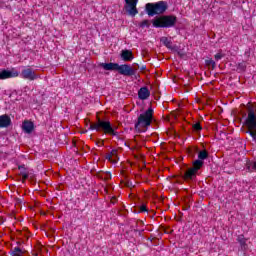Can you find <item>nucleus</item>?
<instances>
[{
    "label": "nucleus",
    "mask_w": 256,
    "mask_h": 256,
    "mask_svg": "<svg viewBox=\"0 0 256 256\" xmlns=\"http://www.w3.org/2000/svg\"><path fill=\"white\" fill-rule=\"evenodd\" d=\"M89 131H97V133H103L104 135H112V137H117L119 133L115 131L117 128H114L109 120L97 118V121L90 123Z\"/></svg>",
    "instance_id": "obj_1"
},
{
    "label": "nucleus",
    "mask_w": 256,
    "mask_h": 256,
    "mask_svg": "<svg viewBox=\"0 0 256 256\" xmlns=\"http://www.w3.org/2000/svg\"><path fill=\"white\" fill-rule=\"evenodd\" d=\"M154 113L155 111L153 110V107H149L144 113L138 116V120L134 125V128L138 133H145V131L151 127Z\"/></svg>",
    "instance_id": "obj_2"
},
{
    "label": "nucleus",
    "mask_w": 256,
    "mask_h": 256,
    "mask_svg": "<svg viewBox=\"0 0 256 256\" xmlns=\"http://www.w3.org/2000/svg\"><path fill=\"white\" fill-rule=\"evenodd\" d=\"M152 25L156 29H171L177 25V16L163 15L152 20Z\"/></svg>",
    "instance_id": "obj_3"
},
{
    "label": "nucleus",
    "mask_w": 256,
    "mask_h": 256,
    "mask_svg": "<svg viewBox=\"0 0 256 256\" xmlns=\"http://www.w3.org/2000/svg\"><path fill=\"white\" fill-rule=\"evenodd\" d=\"M248 115L244 121V125L248 129L246 133L252 137L253 141H256V113L253 107L249 106Z\"/></svg>",
    "instance_id": "obj_4"
},
{
    "label": "nucleus",
    "mask_w": 256,
    "mask_h": 256,
    "mask_svg": "<svg viewBox=\"0 0 256 256\" xmlns=\"http://www.w3.org/2000/svg\"><path fill=\"white\" fill-rule=\"evenodd\" d=\"M167 9H169V5L165 1L147 3L145 5V11L149 17H155V15H163Z\"/></svg>",
    "instance_id": "obj_5"
},
{
    "label": "nucleus",
    "mask_w": 256,
    "mask_h": 256,
    "mask_svg": "<svg viewBox=\"0 0 256 256\" xmlns=\"http://www.w3.org/2000/svg\"><path fill=\"white\" fill-rule=\"evenodd\" d=\"M203 165H205V162L201 161H193L192 167L188 168L183 175L184 181H195L197 179V175H199V171L203 169Z\"/></svg>",
    "instance_id": "obj_6"
},
{
    "label": "nucleus",
    "mask_w": 256,
    "mask_h": 256,
    "mask_svg": "<svg viewBox=\"0 0 256 256\" xmlns=\"http://www.w3.org/2000/svg\"><path fill=\"white\" fill-rule=\"evenodd\" d=\"M126 5L124 6L127 13L131 17H135L139 13V10H137V4L139 3V0H125Z\"/></svg>",
    "instance_id": "obj_7"
},
{
    "label": "nucleus",
    "mask_w": 256,
    "mask_h": 256,
    "mask_svg": "<svg viewBox=\"0 0 256 256\" xmlns=\"http://www.w3.org/2000/svg\"><path fill=\"white\" fill-rule=\"evenodd\" d=\"M117 71L120 75H124V77H133L135 75V70L129 64H118Z\"/></svg>",
    "instance_id": "obj_8"
},
{
    "label": "nucleus",
    "mask_w": 256,
    "mask_h": 256,
    "mask_svg": "<svg viewBox=\"0 0 256 256\" xmlns=\"http://www.w3.org/2000/svg\"><path fill=\"white\" fill-rule=\"evenodd\" d=\"M22 79H26L27 81H35L37 79V74L31 68H25L21 71Z\"/></svg>",
    "instance_id": "obj_9"
},
{
    "label": "nucleus",
    "mask_w": 256,
    "mask_h": 256,
    "mask_svg": "<svg viewBox=\"0 0 256 256\" xmlns=\"http://www.w3.org/2000/svg\"><path fill=\"white\" fill-rule=\"evenodd\" d=\"M11 117L7 114H3L0 116V129H7V127H11Z\"/></svg>",
    "instance_id": "obj_10"
},
{
    "label": "nucleus",
    "mask_w": 256,
    "mask_h": 256,
    "mask_svg": "<svg viewBox=\"0 0 256 256\" xmlns=\"http://www.w3.org/2000/svg\"><path fill=\"white\" fill-rule=\"evenodd\" d=\"M138 97L141 99V101H145L151 97V92L149 91V88L142 87L138 91Z\"/></svg>",
    "instance_id": "obj_11"
},
{
    "label": "nucleus",
    "mask_w": 256,
    "mask_h": 256,
    "mask_svg": "<svg viewBox=\"0 0 256 256\" xmlns=\"http://www.w3.org/2000/svg\"><path fill=\"white\" fill-rule=\"evenodd\" d=\"M19 73L17 72H11L9 70H2L0 72V80H5V79H13V77H18Z\"/></svg>",
    "instance_id": "obj_12"
},
{
    "label": "nucleus",
    "mask_w": 256,
    "mask_h": 256,
    "mask_svg": "<svg viewBox=\"0 0 256 256\" xmlns=\"http://www.w3.org/2000/svg\"><path fill=\"white\" fill-rule=\"evenodd\" d=\"M236 241L240 245V249L243 253L249 249V245H247V240L244 235H238Z\"/></svg>",
    "instance_id": "obj_13"
},
{
    "label": "nucleus",
    "mask_w": 256,
    "mask_h": 256,
    "mask_svg": "<svg viewBox=\"0 0 256 256\" xmlns=\"http://www.w3.org/2000/svg\"><path fill=\"white\" fill-rule=\"evenodd\" d=\"M120 57L122 60L124 61H133V59H135V57L133 56V51L128 50V49H124L121 51Z\"/></svg>",
    "instance_id": "obj_14"
},
{
    "label": "nucleus",
    "mask_w": 256,
    "mask_h": 256,
    "mask_svg": "<svg viewBox=\"0 0 256 256\" xmlns=\"http://www.w3.org/2000/svg\"><path fill=\"white\" fill-rule=\"evenodd\" d=\"M119 63H100V67L104 69V71H117Z\"/></svg>",
    "instance_id": "obj_15"
},
{
    "label": "nucleus",
    "mask_w": 256,
    "mask_h": 256,
    "mask_svg": "<svg viewBox=\"0 0 256 256\" xmlns=\"http://www.w3.org/2000/svg\"><path fill=\"white\" fill-rule=\"evenodd\" d=\"M22 129L24 133H33V129H35V124L33 122L26 120L22 124Z\"/></svg>",
    "instance_id": "obj_16"
},
{
    "label": "nucleus",
    "mask_w": 256,
    "mask_h": 256,
    "mask_svg": "<svg viewBox=\"0 0 256 256\" xmlns=\"http://www.w3.org/2000/svg\"><path fill=\"white\" fill-rule=\"evenodd\" d=\"M205 159H209V152H207V150H201L198 152V159L194 161H200L201 163H205Z\"/></svg>",
    "instance_id": "obj_17"
},
{
    "label": "nucleus",
    "mask_w": 256,
    "mask_h": 256,
    "mask_svg": "<svg viewBox=\"0 0 256 256\" xmlns=\"http://www.w3.org/2000/svg\"><path fill=\"white\" fill-rule=\"evenodd\" d=\"M246 171H248V173H253V171H256V161L252 162L251 160H247Z\"/></svg>",
    "instance_id": "obj_18"
},
{
    "label": "nucleus",
    "mask_w": 256,
    "mask_h": 256,
    "mask_svg": "<svg viewBox=\"0 0 256 256\" xmlns=\"http://www.w3.org/2000/svg\"><path fill=\"white\" fill-rule=\"evenodd\" d=\"M161 42L163 43V45H164L165 47H167V49H171V40H169V38L163 37V38L161 39Z\"/></svg>",
    "instance_id": "obj_19"
},
{
    "label": "nucleus",
    "mask_w": 256,
    "mask_h": 256,
    "mask_svg": "<svg viewBox=\"0 0 256 256\" xmlns=\"http://www.w3.org/2000/svg\"><path fill=\"white\" fill-rule=\"evenodd\" d=\"M139 27H141V29H145V27L149 29V27H151V23L149 22V20H143L139 23Z\"/></svg>",
    "instance_id": "obj_20"
},
{
    "label": "nucleus",
    "mask_w": 256,
    "mask_h": 256,
    "mask_svg": "<svg viewBox=\"0 0 256 256\" xmlns=\"http://www.w3.org/2000/svg\"><path fill=\"white\" fill-rule=\"evenodd\" d=\"M192 129H194L196 132L203 131V127L201 126V122H196L192 125Z\"/></svg>",
    "instance_id": "obj_21"
},
{
    "label": "nucleus",
    "mask_w": 256,
    "mask_h": 256,
    "mask_svg": "<svg viewBox=\"0 0 256 256\" xmlns=\"http://www.w3.org/2000/svg\"><path fill=\"white\" fill-rule=\"evenodd\" d=\"M20 175L22 177V183H25V181L29 179V173H27L26 171H20Z\"/></svg>",
    "instance_id": "obj_22"
},
{
    "label": "nucleus",
    "mask_w": 256,
    "mask_h": 256,
    "mask_svg": "<svg viewBox=\"0 0 256 256\" xmlns=\"http://www.w3.org/2000/svg\"><path fill=\"white\" fill-rule=\"evenodd\" d=\"M205 63H206V65H207L208 67H212V69H215V67H216V64H215V62L213 61V59L206 60Z\"/></svg>",
    "instance_id": "obj_23"
},
{
    "label": "nucleus",
    "mask_w": 256,
    "mask_h": 256,
    "mask_svg": "<svg viewBox=\"0 0 256 256\" xmlns=\"http://www.w3.org/2000/svg\"><path fill=\"white\" fill-rule=\"evenodd\" d=\"M237 69L238 71H245V69H247V65L245 62L238 63Z\"/></svg>",
    "instance_id": "obj_24"
},
{
    "label": "nucleus",
    "mask_w": 256,
    "mask_h": 256,
    "mask_svg": "<svg viewBox=\"0 0 256 256\" xmlns=\"http://www.w3.org/2000/svg\"><path fill=\"white\" fill-rule=\"evenodd\" d=\"M224 57H225V55H223L221 53H217V54L214 55V59L216 61H221V59L224 58Z\"/></svg>",
    "instance_id": "obj_25"
},
{
    "label": "nucleus",
    "mask_w": 256,
    "mask_h": 256,
    "mask_svg": "<svg viewBox=\"0 0 256 256\" xmlns=\"http://www.w3.org/2000/svg\"><path fill=\"white\" fill-rule=\"evenodd\" d=\"M147 206L145 204L140 206L139 213H147Z\"/></svg>",
    "instance_id": "obj_26"
},
{
    "label": "nucleus",
    "mask_w": 256,
    "mask_h": 256,
    "mask_svg": "<svg viewBox=\"0 0 256 256\" xmlns=\"http://www.w3.org/2000/svg\"><path fill=\"white\" fill-rule=\"evenodd\" d=\"M111 179V172H106V177H104L105 181H109Z\"/></svg>",
    "instance_id": "obj_27"
},
{
    "label": "nucleus",
    "mask_w": 256,
    "mask_h": 256,
    "mask_svg": "<svg viewBox=\"0 0 256 256\" xmlns=\"http://www.w3.org/2000/svg\"><path fill=\"white\" fill-rule=\"evenodd\" d=\"M97 145H98V147H103V145H105V141L104 140H99L97 142Z\"/></svg>",
    "instance_id": "obj_28"
},
{
    "label": "nucleus",
    "mask_w": 256,
    "mask_h": 256,
    "mask_svg": "<svg viewBox=\"0 0 256 256\" xmlns=\"http://www.w3.org/2000/svg\"><path fill=\"white\" fill-rule=\"evenodd\" d=\"M110 155L112 157H115V155H117V150H115V149L111 150Z\"/></svg>",
    "instance_id": "obj_29"
},
{
    "label": "nucleus",
    "mask_w": 256,
    "mask_h": 256,
    "mask_svg": "<svg viewBox=\"0 0 256 256\" xmlns=\"http://www.w3.org/2000/svg\"><path fill=\"white\" fill-rule=\"evenodd\" d=\"M18 169H19V171H25V165H20V166H18Z\"/></svg>",
    "instance_id": "obj_30"
},
{
    "label": "nucleus",
    "mask_w": 256,
    "mask_h": 256,
    "mask_svg": "<svg viewBox=\"0 0 256 256\" xmlns=\"http://www.w3.org/2000/svg\"><path fill=\"white\" fill-rule=\"evenodd\" d=\"M145 69H147V66H146V65H141V66H140V71H145Z\"/></svg>",
    "instance_id": "obj_31"
},
{
    "label": "nucleus",
    "mask_w": 256,
    "mask_h": 256,
    "mask_svg": "<svg viewBox=\"0 0 256 256\" xmlns=\"http://www.w3.org/2000/svg\"><path fill=\"white\" fill-rule=\"evenodd\" d=\"M111 203H117V197H112V199H111Z\"/></svg>",
    "instance_id": "obj_32"
},
{
    "label": "nucleus",
    "mask_w": 256,
    "mask_h": 256,
    "mask_svg": "<svg viewBox=\"0 0 256 256\" xmlns=\"http://www.w3.org/2000/svg\"><path fill=\"white\" fill-rule=\"evenodd\" d=\"M106 159L111 160V159H113V156H112L111 154H108V155L106 156Z\"/></svg>",
    "instance_id": "obj_33"
},
{
    "label": "nucleus",
    "mask_w": 256,
    "mask_h": 256,
    "mask_svg": "<svg viewBox=\"0 0 256 256\" xmlns=\"http://www.w3.org/2000/svg\"><path fill=\"white\" fill-rule=\"evenodd\" d=\"M139 78V75L136 76V79Z\"/></svg>",
    "instance_id": "obj_34"
},
{
    "label": "nucleus",
    "mask_w": 256,
    "mask_h": 256,
    "mask_svg": "<svg viewBox=\"0 0 256 256\" xmlns=\"http://www.w3.org/2000/svg\"><path fill=\"white\" fill-rule=\"evenodd\" d=\"M130 186H133V183H130Z\"/></svg>",
    "instance_id": "obj_35"
}]
</instances>
